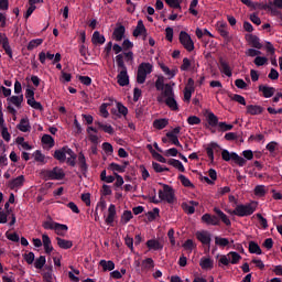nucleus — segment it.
Returning <instances> with one entry per match:
<instances>
[{"instance_id":"obj_9","label":"nucleus","mask_w":282,"mask_h":282,"mask_svg":"<svg viewBox=\"0 0 282 282\" xmlns=\"http://www.w3.org/2000/svg\"><path fill=\"white\" fill-rule=\"evenodd\" d=\"M200 221L202 224H206V226H219L220 224L219 217L212 214H204Z\"/></svg>"},{"instance_id":"obj_61","label":"nucleus","mask_w":282,"mask_h":282,"mask_svg":"<svg viewBox=\"0 0 282 282\" xmlns=\"http://www.w3.org/2000/svg\"><path fill=\"white\" fill-rule=\"evenodd\" d=\"M108 169H110V171H117V173H124V166L118 163H110Z\"/></svg>"},{"instance_id":"obj_18","label":"nucleus","mask_w":282,"mask_h":282,"mask_svg":"<svg viewBox=\"0 0 282 282\" xmlns=\"http://www.w3.org/2000/svg\"><path fill=\"white\" fill-rule=\"evenodd\" d=\"M142 35L147 36V26H144V22H142V20H139L135 29L132 32V36L138 39V36Z\"/></svg>"},{"instance_id":"obj_33","label":"nucleus","mask_w":282,"mask_h":282,"mask_svg":"<svg viewBox=\"0 0 282 282\" xmlns=\"http://www.w3.org/2000/svg\"><path fill=\"white\" fill-rule=\"evenodd\" d=\"M154 129H159V131H162V129H166L169 127V119H155L153 121Z\"/></svg>"},{"instance_id":"obj_10","label":"nucleus","mask_w":282,"mask_h":282,"mask_svg":"<svg viewBox=\"0 0 282 282\" xmlns=\"http://www.w3.org/2000/svg\"><path fill=\"white\" fill-rule=\"evenodd\" d=\"M219 151H221V147L217 142H212L209 144L206 149V153L210 162H215V153H219Z\"/></svg>"},{"instance_id":"obj_60","label":"nucleus","mask_w":282,"mask_h":282,"mask_svg":"<svg viewBox=\"0 0 282 282\" xmlns=\"http://www.w3.org/2000/svg\"><path fill=\"white\" fill-rule=\"evenodd\" d=\"M254 65H257V67H263V65H265V63H268V57H263V56H257L253 61Z\"/></svg>"},{"instance_id":"obj_53","label":"nucleus","mask_w":282,"mask_h":282,"mask_svg":"<svg viewBox=\"0 0 282 282\" xmlns=\"http://www.w3.org/2000/svg\"><path fill=\"white\" fill-rule=\"evenodd\" d=\"M116 63H117V66L121 70L127 69V65H124V55L123 54H119V55L116 56Z\"/></svg>"},{"instance_id":"obj_13","label":"nucleus","mask_w":282,"mask_h":282,"mask_svg":"<svg viewBox=\"0 0 282 282\" xmlns=\"http://www.w3.org/2000/svg\"><path fill=\"white\" fill-rule=\"evenodd\" d=\"M258 91H261L263 98H272L276 91V88L272 86L260 85L258 87Z\"/></svg>"},{"instance_id":"obj_5","label":"nucleus","mask_w":282,"mask_h":282,"mask_svg":"<svg viewBox=\"0 0 282 282\" xmlns=\"http://www.w3.org/2000/svg\"><path fill=\"white\" fill-rule=\"evenodd\" d=\"M41 175L44 180H65V172L58 166L52 170H42Z\"/></svg>"},{"instance_id":"obj_35","label":"nucleus","mask_w":282,"mask_h":282,"mask_svg":"<svg viewBox=\"0 0 282 282\" xmlns=\"http://www.w3.org/2000/svg\"><path fill=\"white\" fill-rule=\"evenodd\" d=\"M54 61V54H52L51 52H40L39 53V61L42 65H45V61Z\"/></svg>"},{"instance_id":"obj_48","label":"nucleus","mask_w":282,"mask_h":282,"mask_svg":"<svg viewBox=\"0 0 282 282\" xmlns=\"http://www.w3.org/2000/svg\"><path fill=\"white\" fill-rule=\"evenodd\" d=\"M2 45V50H4L6 54L9 56V58H12V47L10 46V40L4 39Z\"/></svg>"},{"instance_id":"obj_29","label":"nucleus","mask_w":282,"mask_h":282,"mask_svg":"<svg viewBox=\"0 0 282 282\" xmlns=\"http://www.w3.org/2000/svg\"><path fill=\"white\" fill-rule=\"evenodd\" d=\"M57 224L58 223L54 221L52 216H47L46 220L42 224V228H44V230H55Z\"/></svg>"},{"instance_id":"obj_34","label":"nucleus","mask_w":282,"mask_h":282,"mask_svg":"<svg viewBox=\"0 0 282 282\" xmlns=\"http://www.w3.org/2000/svg\"><path fill=\"white\" fill-rule=\"evenodd\" d=\"M249 252L250 254H263V251L261 250V247L259 243L254 241H249Z\"/></svg>"},{"instance_id":"obj_11","label":"nucleus","mask_w":282,"mask_h":282,"mask_svg":"<svg viewBox=\"0 0 282 282\" xmlns=\"http://www.w3.org/2000/svg\"><path fill=\"white\" fill-rule=\"evenodd\" d=\"M217 32L220 34L223 39H225V41H230V32L228 31V23L218 22Z\"/></svg>"},{"instance_id":"obj_21","label":"nucleus","mask_w":282,"mask_h":282,"mask_svg":"<svg viewBox=\"0 0 282 282\" xmlns=\"http://www.w3.org/2000/svg\"><path fill=\"white\" fill-rule=\"evenodd\" d=\"M126 32H127V29L124 28V25L120 24L113 30L112 39H115V41L117 42H120L122 41V39H124Z\"/></svg>"},{"instance_id":"obj_50","label":"nucleus","mask_w":282,"mask_h":282,"mask_svg":"<svg viewBox=\"0 0 282 282\" xmlns=\"http://www.w3.org/2000/svg\"><path fill=\"white\" fill-rule=\"evenodd\" d=\"M166 138L171 140L172 144H174L175 147H180V149H182V143H180V139L177 138L176 134H173V132H167Z\"/></svg>"},{"instance_id":"obj_30","label":"nucleus","mask_w":282,"mask_h":282,"mask_svg":"<svg viewBox=\"0 0 282 282\" xmlns=\"http://www.w3.org/2000/svg\"><path fill=\"white\" fill-rule=\"evenodd\" d=\"M214 213L219 217V219L223 221V224H226L227 226H232V223L230 221V218H228V215H226L221 209L215 207Z\"/></svg>"},{"instance_id":"obj_40","label":"nucleus","mask_w":282,"mask_h":282,"mask_svg":"<svg viewBox=\"0 0 282 282\" xmlns=\"http://www.w3.org/2000/svg\"><path fill=\"white\" fill-rule=\"evenodd\" d=\"M207 122L209 127H219V118L213 112L207 115Z\"/></svg>"},{"instance_id":"obj_54","label":"nucleus","mask_w":282,"mask_h":282,"mask_svg":"<svg viewBox=\"0 0 282 282\" xmlns=\"http://www.w3.org/2000/svg\"><path fill=\"white\" fill-rule=\"evenodd\" d=\"M178 180H180L181 184H182L183 186H185L186 188L193 187V183H192L191 180H188V177H186L184 174H180V175H178Z\"/></svg>"},{"instance_id":"obj_57","label":"nucleus","mask_w":282,"mask_h":282,"mask_svg":"<svg viewBox=\"0 0 282 282\" xmlns=\"http://www.w3.org/2000/svg\"><path fill=\"white\" fill-rule=\"evenodd\" d=\"M34 160L35 162H41L42 164H45V154H43V152H41V150H36L33 153Z\"/></svg>"},{"instance_id":"obj_58","label":"nucleus","mask_w":282,"mask_h":282,"mask_svg":"<svg viewBox=\"0 0 282 282\" xmlns=\"http://www.w3.org/2000/svg\"><path fill=\"white\" fill-rule=\"evenodd\" d=\"M265 185H257L254 187V195L258 197H265Z\"/></svg>"},{"instance_id":"obj_19","label":"nucleus","mask_w":282,"mask_h":282,"mask_svg":"<svg viewBox=\"0 0 282 282\" xmlns=\"http://www.w3.org/2000/svg\"><path fill=\"white\" fill-rule=\"evenodd\" d=\"M117 83L120 87H127V85H129V74L127 73V69L120 70L117 75Z\"/></svg>"},{"instance_id":"obj_62","label":"nucleus","mask_w":282,"mask_h":282,"mask_svg":"<svg viewBox=\"0 0 282 282\" xmlns=\"http://www.w3.org/2000/svg\"><path fill=\"white\" fill-rule=\"evenodd\" d=\"M118 113L121 116H127L129 113V108H127L122 102H117Z\"/></svg>"},{"instance_id":"obj_49","label":"nucleus","mask_w":282,"mask_h":282,"mask_svg":"<svg viewBox=\"0 0 282 282\" xmlns=\"http://www.w3.org/2000/svg\"><path fill=\"white\" fill-rule=\"evenodd\" d=\"M215 243L216 246H220L221 248H226V246L230 245V240H228V238H221L216 236L215 237Z\"/></svg>"},{"instance_id":"obj_56","label":"nucleus","mask_w":282,"mask_h":282,"mask_svg":"<svg viewBox=\"0 0 282 282\" xmlns=\"http://www.w3.org/2000/svg\"><path fill=\"white\" fill-rule=\"evenodd\" d=\"M42 143L47 144L50 149H52V147H54V138L50 134H44L42 137Z\"/></svg>"},{"instance_id":"obj_37","label":"nucleus","mask_w":282,"mask_h":282,"mask_svg":"<svg viewBox=\"0 0 282 282\" xmlns=\"http://www.w3.org/2000/svg\"><path fill=\"white\" fill-rule=\"evenodd\" d=\"M8 102H11V105H14V107H21V104L23 102V94L20 96H11L8 97Z\"/></svg>"},{"instance_id":"obj_12","label":"nucleus","mask_w":282,"mask_h":282,"mask_svg":"<svg viewBox=\"0 0 282 282\" xmlns=\"http://www.w3.org/2000/svg\"><path fill=\"white\" fill-rule=\"evenodd\" d=\"M78 165L82 171V175H84V177H87L89 165H87V159L85 158V154L83 152H79L78 154Z\"/></svg>"},{"instance_id":"obj_27","label":"nucleus","mask_w":282,"mask_h":282,"mask_svg":"<svg viewBox=\"0 0 282 282\" xmlns=\"http://www.w3.org/2000/svg\"><path fill=\"white\" fill-rule=\"evenodd\" d=\"M56 241L58 248H61L62 250H69L74 246V242L72 240H65L61 237H57Z\"/></svg>"},{"instance_id":"obj_32","label":"nucleus","mask_w":282,"mask_h":282,"mask_svg":"<svg viewBox=\"0 0 282 282\" xmlns=\"http://www.w3.org/2000/svg\"><path fill=\"white\" fill-rule=\"evenodd\" d=\"M53 158L57 160V162H61V163L65 162L67 160V156L65 154V147H63L59 150H55Z\"/></svg>"},{"instance_id":"obj_63","label":"nucleus","mask_w":282,"mask_h":282,"mask_svg":"<svg viewBox=\"0 0 282 282\" xmlns=\"http://www.w3.org/2000/svg\"><path fill=\"white\" fill-rule=\"evenodd\" d=\"M187 124L195 126V124H202V119L197 116H189L187 118Z\"/></svg>"},{"instance_id":"obj_15","label":"nucleus","mask_w":282,"mask_h":282,"mask_svg":"<svg viewBox=\"0 0 282 282\" xmlns=\"http://www.w3.org/2000/svg\"><path fill=\"white\" fill-rule=\"evenodd\" d=\"M116 216H117L116 205L110 204L108 207V216L105 219L107 226H113V221H116Z\"/></svg>"},{"instance_id":"obj_26","label":"nucleus","mask_w":282,"mask_h":282,"mask_svg":"<svg viewBox=\"0 0 282 282\" xmlns=\"http://www.w3.org/2000/svg\"><path fill=\"white\" fill-rule=\"evenodd\" d=\"M105 35L100 34L99 31H95L91 37L93 45H105Z\"/></svg>"},{"instance_id":"obj_7","label":"nucleus","mask_w":282,"mask_h":282,"mask_svg":"<svg viewBox=\"0 0 282 282\" xmlns=\"http://www.w3.org/2000/svg\"><path fill=\"white\" fill-rule=\"evenodd\" d=\"M278 8L274 9V8ZM260 10H269L270 12H272V14H275V17H279L278 12H281L279 10H282V0H273L270 1L269 4H261Z\"/></svg>"},{"instance_id":"obj_38","label":"nucleus","mask_w":282,"mask_h":282,"mask_svg":"<svg viewBox=\"0 0 282 282\" xmlns=\"http://www.w3.org/2000/svg\"><path fill=\"white\" fill-rule=\"evenodd\" d=\"M213 264L214 262L210 258H202L199 262V265L203 270H212Z\"/></svg>"},{"instance_id":"obj_4","label":"nucleus","mask_w":282,"mask_h":282,"mask_svg":"<svg viewBox=\"0 0 282 282\" xmlns=\"http://www.w3.org/2000/svg\"><path fill=\"white\" fill-rule=\"evenodd\" d=\"M159 199L167 204H175V189L170 185L163 184V191L159 189Z\"/></svg>"},{"instance_id":"obj_28","label":"nucleus","mask_w":282,"mask_h":282,"mask_svg":"<svg viewBox=\"0 0 282 282\" xmlns=\"http://www.w3.org/2000/svg\"><path fill=\"white\" fill-rule=\"evenodd\" d=\"M167 164L170 166H174V169H177V171H180L181 173H186V167H184V164L182 163V161L177 159H170L167 161Z\"/></svg>"},{"instance_id":"obj_43","label":"nucleus","mask_w":282,"mask_h":282,"mask_svg":"<svg viewBox=\"0 0 282 282\" xmlns=\"http://www.w3.org/2000/svg\"><path fill=\"white\" fill-rule=\"evenodd\" d=\"M39 45H43V39L31 40L29 42L26 48L29 50V52H32V50H36V47H39Z\"/></svg>"},{"instance_id":"obj_45","label":"nucleus","mask_w":282,"mask_h":282,"mask_svg":"<svg viewBox=\"0 0 282 282\" xmlns=\"http://www.w3.org/2000/svg\"><path fill=\"white\" fill-rule=\"evenodd\" d=\"M155 89L156 91H164L166 89V84H164V76H159L155 80Z\"/></svg>"},{"instance_id":"obj_1","label":"nucleus","mask_w":282,"mask_h":282,"mask_svg":"<svg viewBox=\"0 0 282 282\" xmlns=\"http://www.w3.org/2000/svg\"><path fill=\"white\" fill-rule=\"evenodd\" d=\"M156 100L160 105L165 104L172 111H180V106L175 100V91H173L171 84H165V89L156 97Z\"/></svg>"},{"instance_id":"obj_3","label":"nucleus","mask_w":282,"mask_h":282,"mask_svg":"<svg viewBox=\"0 0 282 282\" xmlns=\"http://www.w3.org/2000/svg\"><path fill=\"white\" fill-rule=\"evenodd\" d=\"M152 72H153V66L151 65V63L142 62L138 66L137 83L139 85H144V83H147V76H149V74H152Z\"/></svg>"},{"instance_id":"obj_8","label":"nucleus","mask_w":282,"mask_h":282,"mask_svg":"<svg viewBox=\"0 0 282 282\" xmlns=\"http://www.w3.org/2000/svg\"><path fill=\"white\" fill-rule=\"evenodd\" d=\"M195 237L203 246H207L208 250H210V242L213 241V238L208 230L196 231Z\"/></svg>"},{"instance_id":"obj_42","label":"nucleus","mask_w":282,"mask_h":282,"mask_svg":"<svg viewBox=\"0 0 282 282\" xmlns=\"http://www.w3.org/2000/svg\"><path fill=\"white\" fill-rule=\"evenodd\" d=\"M227 257H228L229 259H231V260H230V263H231L232 265H237V263H239V261H241V254L237 253V251H230V252L227 254Z\"/></svg>"},{"instance_id":"obj_17","label":"nucleus","mask_w":282,"mask_h":282,"mask_svg":"<svg viewBox=\"0 0 282 282\" xmlns=\"http://www.w3.org/2000/svg\"><path fill=\"white\" fill-rule=\"evenodd\" d=\"M42 243L44 246L45 254H52V252L54 251V247L52 246V239H50V236H47V234L42 235Z\"/></svg>"},{"instance_id":"obj_22","label":"nucleus","mask_w":282,"mask_h":282,"mask_svg":"<svg viewBox=\"0 0 282 282\" xmlns=\"http://www.w3.org/2000/svg\"><path fill=\"white\" fill-rule=\"evenodd\" d=\"M25 182V176L20 175L11 181H9V188L14 191V188H21Z\"/></svg>"},{"instance_id":"obj_59","label":"nucleus","mask_w":282,"mask_h":282,"mask_svg":"<svg viewBox=\"0 0 282 282\" xmlns=\"http://www.w3.org/2000/svg\"><path fill=\"white\" fill-rule=\"evenodd\" d=\"M235 126L228 124L226 122H219L218 123V131L226 132V131H232Z\"/></svg>"},{"instance_id":"obj_36","label":"nucleus","mask_w":282,"mask_h":282,"mask_svg":"<svg viewBox=\"0 0 282 282\" xmlns=\"http://www.w3.org/2000/svg\"><path fill=\"white\" fill-rule=\"evenodd\" d=\"M54 230L55 234L58 235V237H65V234L67 232V230H69V227H67V225L57 223Z\"/></svg>"},{"instance_id":"obj_52","label":"nucleus","mask_w":282,"mask_h":282,"mask_svg":"<svg viewBox=\"0 0 282 282\" xmlns=\"http://www.w3.org/2000/svg\"><path fill=\"white\" fill-rule=\"evenodd\" d=\"M232 161L238 164V166H246V159L239 156L237 152H232Z\"/></svg>"},{"instance_id":"obj_24","label":"nucleus","mask_w":282,"mask_h":282,"mask_svg":"<svg viewBox=\"0 0 282 282\" xmlns=\"http://www.w3.org/2000/svg\"><path fill=\"white\" fill-rule=\"evenodd\" d=\"M145 246L149 248V250H163L164 249V245H162V242H160L156 239L148 240Z\"/></svg>"},{"instance_id":"obj_2","label":"nucleus","mask_w":282,"mask_h":282,"mask_svg":"<svg viewBox=\"0 0 282 282\" xmlns=\"http://www.w3.org/2000/svg\"><path fill=\"white\" fill-rule=\"evenodd\" d=\"M257 210V203L250 204H240L237 205L236 208L231 212V215H236V217H250Z\"/></svg>"},{"instance_id":"obj_16","label":"nucleus","mask_w":282,"mask_h":282,"mask_svg":"<svg viewBox=\"0 0 282 282\" xmlns=\"http://www.w3.org/2000/svg\"><path fill=\"white\" fill-rule=\"evenodd\" d=\"M246 40L256 50H261L263 47V44H261V40L259 39V36L254 35V34H247Z\"/></svg>"},{"instance_id":"obj_20","label":"nucleus","mask_w":282,"mask_h":282,"mask_svg":"<svg viewBox=\"0 0 282 282\" xmlns=\"http://www.w3.org/2000/svg\"><path fill=\"white\" fill-rule=\"evenodd\" d=\"M265 111V108L259 106V105H248L247 106V113L249 116H261Z\"/></svg>"},{"instance_id":"obj_64","label":"nucleus","mask_w":282,"mask_h":282,"mask_svg":"<svg viewBox=\"0 0 282 282\" xmlns=\"http://www.w3.org/2000/svg\"><path fill=\"white\" fill-rule=\"evenodd\" d=\"M221 158L225 162H230V160H232V152L230 153L228 150H223Z\"/></svg>"},{"instance_id":"obj_14","label":"nucleus","mask_w":282,"mask_h":282,"mask_svg":"<svg viewBox=\"0 0 282 282\" xmlns=\"http://www.w3.org/2000/svg\"><path fill=\"white\" fill-rule=\"evenodd\" d=\"M219 70L221 72V74H225V76H228V78L232 76V69L230 68L228 62L224 59V57L219 58Z\"/></svg>"},{"instance_id":"obj_6","label":"nucleus","mask_w":282,"mask_h":282,"mask_svg":"<svg viewBox=\"0 0 282 282\" xmlns=\"http://www.w3.org/2000/svg\"><path fill=\"white\" fill-rule=\"evenodd\" d=\"M178 41L187 52H193V50H195V43L193 42V39H191V35L186 33V31L180 32Z\"/></svg>"},{"instance_id":"obj_55","label":"nucleus","mask_w":282,"mask_h":282,"mask_svg":"<svg viewBox=\"0 0 282 282\" xmlns=\"http://www.w3.org/2000/svg\"><path fill=\"white\" fill-rule=\"evenodd\" d=\"M26 104L29 105V107H32V109H36L37 111H43V105L36 101V99L26 100Z\"/></svg>"},{"instance_id":"obj_44","label":"nucleus","mask_w":282,"mask_h":282,"mask_svg":"<svg viewBox=\"0 0 282 282\" xmlns=\"http://www.w3.org/2000/svg\"><path fill=\"white\" fill-rule=\"evenodd\" d=\"M243 6H247V8H251V10H261V3L259 2H252V0H240Z\"/></svg>"},{"instance_id":"obj_41","label":"nucleus","mask_w":282,"mask_h":282,"mask_svg":"<svg viewBox=\"0 0 282 282\" xmlns=\"http://www.w3.org/2000/svg\"><path fill=\"white\" fill-rule=\"evenodd\" d=\"M132 217H133V213H131V210H124L123 214L121 215L120 223L122 224V226H127V224L131 221Z\"/></svg>"},{"instance_id":"obj_39","label":"nucleus","mask_w":282,"mask_h":282,"mask_svg":"<svg viewBox=\"0 0 282 282\" xmlns=\"http://www.w3.org/2000/svg\"><path fill=\"white\" fill-rule=\"evenodd\" d=\"M160 67L162 72L165 73V76H169L170 78H175V76L177 75V69H171L164 64H160Z\"/></svg>"},{"instance_id":"obj_23","label":"nucleus","mask_w":282,"mask_h":282,"mask_svg":"<svg viewBox=\"0 0 282 282\" xmlns=\"http://www.w3.org/2000/svg\"><path fill=\"white\" fill-rule=\"evenodd\" d=\"M96 127L100 129L104 133H108L109 135H113V127L111 124H107L100 121H95Z\"/></svg>"},{"instance_id":"obj_47","label":"nucleus","mask_w":282,"mask_h":282,"mask_svg":"<svg viewBox=\"0 0 282 282\" xmlns=\"http://www.w3.org/2000/svg\"><path fill=\"white\" fill-rule=\"evenodd\" d=\"M45 263H47L45 256H40L34 262V268H36V270H43Z\"/></svg>"},{"instance_id":"obj_25","label":"nucleus","mask_w":282,"mask_h":282,"mask_svg":"<svg viewBox=\"0 0 282 282\" xmlns=\"http://www.w3.org/2000/svg\"><path fill=\"white\" fill-rule=\"evenodd\" d=\"M17 129H19V131H22V133H28V131L32 129V127L30 126V119L22 118L20 120V123L17 126Z\"/></svg>"},{"instance_id":"obj_51","label":"nucleus","mask_w":282,"mask_h":282,"mask_svg":"<svg viewBox=\"0 0 282 282\" xmlns=\"http://www.w3.org/2000/svg\"><path fill=\"white\" fill-rule=\"evenodd\" d=\"M160 217V208L154 207L152 212H148L149 221H155Z\"/></svg>"},{"instance_id":"obj_46","label":"nucleus","mask_w":282,"mask_h":282,"mask_svg":"<svg viewBox=\"0 0 282 282\" xmlns=\"http://www.w3.org/2000/svg\"><path fill=\"white\" fill-rule=\"evenodd\" d=\"M229 98L230 100H234L235 102H238L239 105L246 107V98L243 96L237 94H229Z\"/></svg>"},{"instance_id":"obj_31","label":"nucleus","mask_w":282,"mask_h":282,"mask_svg":"<svg viewBox=\"0 0 282 282\" xmlns=\"http://www.w3.org/2000/svg\"><path fill=\"white\" fill-rule=\"evenodd\" d=\"M99 265L102 268L104 272H111V270L116 269V263L111 260H100Z\"/></svg>"}]
</instances>
